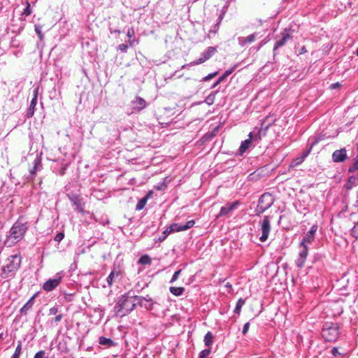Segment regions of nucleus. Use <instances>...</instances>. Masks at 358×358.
Returning <instances> with one entry per match:
<instances>
[{
    "label": "nucleus",
    "mask_w": 358,
    "mask_h": 358,
    "mask_svg": "<svg viewBox=\"0 0 358 358\" xmlns=\"http://www.w3.org/2000/svg\"><path fill=\"white\" fill-rule=\"evenodd\" d=\"M22 257L20 255H13L8 257L6 264L1 267L0 279L7 281L15 278L16 273L20 268Z\"/></svg>",
    "instance_id": "obj_4"
},
{
    "label": "nucleus",
    "mask_w": 358,
    "mask_h": 358,
    "mask_svg": "<svg viewBox=\"0 0 358 358\" xmlns=\"http://www.w3.org/2000/svg\"><path fill=\"white\" fill-rule=\"evenodd\" d=\"M275 199L268 192L264 193L259 199L258 204L255 210L256 215H260L273 204Z\"/></svg>",
    "instance_id": "obj_7"
},
{
    "label": "nucleus",
    "mask_w": 358,
    "mask_h": 358,
    "mask_svg": "<svg viewBox=\"0 0 358 358\" xmlns=\"http://www.w3.org/2000/svg\"><path fill=\"white\" fill-rule=\"evenodd\" d=\"M169 292L176 296H180L184 293L185 288L182 287H170Z\"/></svg>",
    "instance_id": "obj_24"
},
{
    "label": "nucleus",
    "mask_w": 358,
    "mask_h": 358,
    "mask_svg": "<svg viewBox=\"0 0 358 358\" xmlns=\"http://www.w3.org/2000/svg\"><path fill=\"white\" fill-rule=\"evenodd\" d=\"M201 62V58H199L197 59V61L193 62V63H190L189 64H185V65H182V69H184L185 68L186 66H189L190 65H192V64H199Z\"/></svg>",
    "instance_id": "obj_51"
},
{
    "label": "nucleus",
    "mask_w": 358,
    "mask_h": 358,
    "mask_svg": "<svg viewBox=\"0 0 358 358\" xmlns=\"http://www.w3.org/2000/svg\"><path fill=\"white\" fill-rule=\"evenodd\" d=\"M224 287L227 288V291L228 293H231L233 290L232 285L229 282L225 284Z\"/></svg>",
    "instance_id": "obj_50"
},
{
    "label": "nucleus",
    "mask_w": 358,
    "mask_h": 358,
    "mask_svg": "<svg viewBox=\"0 0 358 358\" xmlns=\"http://www.w3.org/2000/svg\"><path fill=\"white\" fill-rule=\"evenodd\" d=\"M354 206L358 210V190L356 192V199L354 203Z\"/></svg>",
    "instance_id": "obj_56"
},
{
    "label": "nucleus",
    "mask_w": 358,
    "mask_h": 358,
    "mask_svg": "<svg viewBox=\"0 0 358 358\" xmlns=\"http://www.w3.org/2000/svg\"><path fill=\"white\" fill-rule=\"evenodd\" d=\"M42 169L41 157L38 155L36 156L33 162V167L29 170L31 176H34L38 171Z\"/></svg>",
    "instance_id": "obj_19"
},
{
    "label": "nucleus",
    "mask_w": 358,
    "mask_h": 358,
    "mask_svg": "<svg viewBox=\"0 0 358 358\" xmlns=\"http://www.w3.org/2000/svg\"><path fill=\"white\" fill-rule=\"evenodd\" d=\"M147 201H148V196L141 199L138 201V203H137V204L136 206V210H141L143 209L144 207L145 206L146 203H147Z\"/></svg>",
    "instance_id": "obj_30"
},
{
    "label": "nucleus",
    "mask_w": 358,
    "mask_h": 358,
    "mask_svg": "<svg viewBox=\"0 0 358 358\" xmlns=\"http://www.w3.org/2000/svg\"><path fill=\"white\" fill-rule=\"evenodd\" d=\"M59 312V308L57 306H55L50 308L49 310V315H55L57 314Z\"/></svg>",
    "instance_id": "obj_44"
},
{
    "label": "nucleus",
    "mask_w": 358,
    "mask_h": 358,
    "mask_svg": "<svg viewBox=\"0 0 358 358\" xmlns=\"http://www.w3.org/2000/svg\"><path fill=\"white\" fill-rule=\"evenodd\" d=\"M339 86H340V83H336L331 84V89H336V87H338Z\"/></svg>",
    "instance_id": "obj_59"
},
{
    "label": "nucleus",
    "mask_w": 358,
    "mask_h": 358,
    "mask_svg": "<svg viewBox=\"0 0 358 358\" xmlns=\"http://www.w3.org/2000/svg\"><path fill=\"white\" fill-rule=\"evenodd\" d=\"M210 352V348L203 350V358H206V357H208Z\"/></svg>",
    "instance_id": "obj_52"
},
{
    "label": "nucleus",
    "mask_w": 358,
    "mask_h": 358,
    "mask_svg": "<svg viewBox=\"0 0 358 358\" xmlns=\"http://www.w3.org/2000/svg\"><path fill=\"white\" fill-rule=\"evenodd\" d=\"M266 43H267V41H266V39L262 40V41L260 42V43H259V47H258L257 50H259V49H260L263 45H264Z\"/></svg>",
    "instance_id": "obj_57"
},
{
    "label": "nucleus",
    "mask_w": 358,
    "mask_h": 358,
    "mask_svg": "<svg viewBox=\"0 0 358 358\" xmlns=\"http://www.w3.org/2000/svg\"><path fill=\"white\" fill-rule=\"evenodd\" d=\"M264 122H263L262 123L261 128L259 129L257 134L255 136L254 138H253L252 132H250V134H248V138L241 142V145L238 149V152L241 155H243L250 148L252 139L254 141H255L257 139L258 141H259V140H261L262 136L266 135V131H267L268 129L269 128L270 125L268 124V125L264 127Z\"/></svg>",
    "instance_id": "obj_6"
},
{
    "label": "nucleus",
    "mask_w": 358,
    "mask_h": 358,
    "mask_svg": "<svg viewBox=\"0 0 358 358\" xmlns=\"http://www.w3.org/2000/svg\"><path fill=\"white\" fill-rule=\"evenodd\" d=\"M307 52V49L306 46H302L299 50V55H303Z\"/></svg>",
    "instance_id": "obj_54"
},
{
    "label": "nucleus",
    "mask_w": 358,
    "mask_h": 358,
    "mask_svg": "<svg viewBox=\"0 0 358 358\" xmlns=\"http://www.w3.org/2000/svg\"><path fill=\"white\" fill-rule=\"evenodd\" d=\"M181 272H182V269H179V270L176 271L173 273V275L170 280V283H173L174 282H176L178 279Z\"/></svg>",
    "instance_id": "obj_40"
},
{
    "label": "nucleus",
    "mask_w": 358,
    "mask_h": 358,
    "mask_svg": "<svg viewBox=\"0 0 358 358\" xmlns=\"http://www.w3.org/2000/svg\"><path fill=\"white\" fill-rule=\"evenodd\" d=\"M332 161L336 163L344 162L348 159L345 148L336 150L332 153Z\"/></svg>",
    "instance_id": "obj_13"
},
{
    "label": "nucleus",
    "mask_w": 358,
    "mask_h": 358,
    "mask_svg": "<svg viewBox=\"0 0 358 358\" xmlns=\"http://www.w3.org/2000/svg\"><path fill=\"white\" fill-rule=\"evenodd\" d=\"M22 354V341H18L17 347L15 350L13 355L10 357V358H20Z\"/></svg>",
    "instance_id": "obj_29"
},
{
    "label": "nucleus",
    "mask_w": 358,
    "mask_h": 358,
    "mask_svg": "<svg viewBox=\"0 0 358 358\" xmlns=\"http://www.w3.org/2000/svg\"><path fill=\"white\" fill-rule=\"evenodd\" d=\"M357 181L358 179L355 176H350L345 184V188L347 189H351L353 187L357 185Z\"/></svg>",
    "instance_id": "obj_26"
},
{
    "label": "nucleus",
    "mask_w": 358,
    "mask_h": 358,
    "mask_svg": "<svg viewBox=\"0 0 358 358\" xmlns=\"http://www.w3.org/2000/svg\"><path fill=\"white\" fill-rule=\"evenodd\" d=\"M241 204L239 201H235L232 203H227L221 207L218 217L226 216L229 215L232 211L236 210Z\"/></svg>",
    "instance_id": "obj_12"
},
{
    "label": "nucleus",
    "mask_w": 358,
    "mask_h": 358,
    "mask_svg": "<svg viewBox=\"0 0 358 358\" xmlns=\"http://www.w3.org/2000/svg\"><path fill=\"white\" fill-rule=\"evenodd\" d=\"M195 222L194 220H189L187 221L185 224H180L178 223H173L170 226L167 227L166 228L170 231V233L173 232H179L182 231H185L188 229H190L192 227L194 224Z\"/></svg>",
    "instance_id": "obj_11"
},
{
    "label": "nucleus",
    "mask_w": 358,
    "mask_h": 358,
    "mask_svg": "<svg viewBox=\"0 0 358 358\" xmlns=\"http://www.w3.org/2000/svg\"><path fill=\"white\" fill-rule=\"evenodd\" d=\"M303 161H304V159L301 155L300 157H298L293 159V161L289 164V167L293 168L294 166H296L301 164Z\"/></svg>",
    "instance_id": "obj_33"
},
{
    "label": "nucleus",
    "mask_w": 358,
    "mask_h": 358,
    "mask_svg": "<svg viewBox=\"0 0 358 358\" xmlns=\"http://www.w3.org/2000/svg\"><path fill=\"white\" fill-rule=\"evenodd\" d=\"M170 234V231H169V229L166 227V229L163 231L162 234L159 236L157 238H155V242L161 243L164 241Z\"/></svg>",
    "instance_id": "obj_32"
},
{
    "label": "nucleus",
    "mask_w": 358,
    "mask_h": 358,
    "mask_svg": "<svg viewBox=\"0 0 358 358\" xmlns=\"http://www.w3.org/2000/svg\"><path fill=\"white\" fill-rule=\"evenodd\" d=\"M356 55H357V56H358V48L356 50Z\"/></svg>",
    "instance_id": "obj_62"
},
{
    "label": "nucleus",
    "mask_w": 358,
    "mask_h": 358,
    "mask_svg": "<svg viewBox=\"0 0 358 358\" xmlns=\"http://www.w3.org/2000/svg\"><path fill=\"white\" fill-rule=\"evenodd\" d=\"M340 336V325L337 323H325L322 329V336L327 342H335Z\"/></svg>",
    "instance_id": "obj_5"
},
{
    "label": "nucleus",
    "mask_w": 358,
    "mask_h": 358,
    "mask_svg": "<svg viewBox=\"0 0 358 358\" xmlns=\"http://www.w3.org/2000/svg\"><path fill=\"white\" fill-rule=\"evenodd\" d=\"M121 274V269L120 267H114L106 278V282L109 287H112L115 278L119 277Z\"/></svg>",
    "instance_id": "obj_16"
},
{
    "label": "nucleus",
    "mask_w": 358,
    "mask_h": 358,
    "mask_svg": "<svg viewBox=\"0 0 358 358\" xmlns=\"http://www.w3.org/2000/svg\"><path fill=\"white\" fill-rule=\"evenodd\" d=\"M239 64H235L233 66H231L230 69L226 70L224 73L220 76L214 83L210 87V88H215L216 86H217L221 82H222L224 80H225L229 75H231L238 66Z\"/></svg>",
    "instance_id": "obj_14"
},
{
    "label": "nucleus",
    "mask_w": 358,
    "mask_h": 358,
    "mask_svg": "<svg viewBox=\"0 0 358 358\" xmlns=\"http://www.w3.org/2000/svg\"><path fill=\"white\" fill-rule=\"evenodd\" d=\"M117 50L126 52L127 50V45L124 43L120 44L117 46Z\"/></svg>",
    "instance_id": "obj_47"
},
{
    "label": "nucleus",
    "mask_w": 358,
    "mask_h": 358,
    "mask_svg": "<svg viewBox=\"0 0 358 358\" xmlns=\"http://www.w3.org/2000/svg\"><path fill=\"white\" fill-rule=\"evenodd\" d=\"M218 74V71H215L213 73H209L208 75L206 76L203 78V81L207 82L210 79L214 78L215 76Z\"/></svg>",
    "instance_id": "obj_43"
},
{
    "label": "nucleus",
    "mask_w": 358,
    "mask_h": 358,
    "mask_svg": "<svg viewBox=\"0 0 358 358\" xmlns=\"http://www.w3.org/2000/svg\"><path fill=\"white\" fill-rule=\"evenodd\" d=\"M250 322H246V323L243 325V330H242V334H243V335H245V334L248 333V330H249V328H250Z\"/></svg>",
    "instance_id": "obj_46"
},
{
    "label": "nucleus",
    "mask_w": 358,
    "mask_h": 358,
    "mask_svg": "<svg viewBox=\"0 0 358 358\" xmlns=\"http://www.w3.org/2000/svg\"><path fill=\"white\" fill-rule=\"evenodd\" d=\"M324 258H325L324 255L317 252V253H315L313 256V262H322Z\"/></svg>",
    "instance_id": "obj_34"
},
{
    "label": "nucleus",
    "mask_w": 358,
    "mask_h": 358,
    "mask_svg": "<svg viewBox=\"0 0 358 358\" xmlns=\"http://www.w3.org/2000/svg\"><path fill=\"white\" fill-rule=\"evenodd\" d=\"M331 354L334 357H337L341 355V353L338 352V348L336 347H334L331 349Z\"/></svg>",
    "instance_id": "obj_49"
},
{
    "label": "nucleus",
    "mask_w": 358,
    "mask_h": 358,
    "mask_svg": "<svg viewBox=\"0 0 358 358\" xmlns=\"http://www.w3.org/2000/svg\"><path fill=\"white\" fill-rule=\"evenodd\" d=\"M317 230V225L313 224L303 237L299 243V248L301 250L299 252L297 259L295 260L296 266L299 268H302L305 266V262L308 255V245L311 244L314 241Z\"/></svg>",
    "instance_id": "obj_2"
},
{
    "label": "nucleus",
    "mask_w": 358,
    "mask_h": 358,
    "mask_svg": "<svg viewBox=\"0 0 358 358\" xmlns=\"http://www.w3.org/2000/svg\"><path fill=\"white\" fill-rule=\"evenodd\" d=\"M138 264L142 265H148L151 264V258L148 255H142L138 260Z\"/></svg>",
    "instance_id": "obj_28"
},
{
    "label": "nucleus",
    "mask_w": 358,
    "mask_h": 358,
    "mask_svg": "<svg viewBox=\"0 0 358 358\" xmlns=\"http://www.w3.org/2000/svg\"><path fill=\"white\" fill-rule=\"evenodd\" d=\"M357 147H358V145H357Z\"/></svg>",
    "instance_id": "obj_63"
},
{
    "label": "nucleus",
    "mask_w": 358,
    "mask_h": 358,
    "mask_svg": "<svg viewBox=\"0 0 358 358\" xmlns=\"http://www.w3.org/2000/svg\"><path fill=\"white\" fill-rule=\"evenodd\" d=\"M221 20H222V17L220 16L217 19V22L215 24H214L213 26L212 29H210V30L209 31V34L210 33L216 34L217 32V31L219 29V25H220Z\"/></svg>",
    "instance_id": "obj_36"
},
{
    "label": "nucleus",
    "mask_w": 358,
    "mask_h": 358,
    "mask_svg": "<svg viewBox=\"0 0 358 358\" xmlns=\"http://www.w3.org/2000/svg\"><path fill=\"white\" fill-rule=\"evenodd\" d=\"M259 224L262 233L259 241L261 242H265L268 239L271 230V217L265 215L263 220L259 221Z\"/></svg>",
    "instance_id": "obj_9"
},
{
    "label": "nucleus",
    "mask_w": 358,
    "mask_h": 358,
    "mask_svg": "<svg viewBox=\"0 0 358 358\" xmlns=\"http://www.w3.org/2000/svg\"><path fill=\"white\" fill-rule=\"evenodd\" d=\"M35 31L36 32L38 36L39 37V38L41 40H42L43 38V34L42 33V27L41 25H38V24H36L35 25Z\"/></svg>",
    "instance_id": "obj_39"
},
{
    "label": "nucleus",
    "mask_w": 358,
    "mask_h": 358,
    "mask_svg": "<svg viewBox=\"0 0 358 358\" xmlns=\"http://www.w3.org/2000/svg\"><path fill=\"white\" fill-rule=\"evenodd\" d=\"M215 94H210L209 96H208L206 99L204 100V101L208 104V105H211L214 102V99H215Z\"/></svg>",
    "instance_id": "obj_42"
},
{
    "label": "nucleus",
    "mask_w": 358,
    "mask_h": 358,
    "mask_svg": "<svg viewBox=\"0 0 358 358\" xmlns=\"http://www.w3.org/2000/svg\"><path fill=\"white\" fill-rule=\"evenodd\" d=\"M28 227V222L22 217H20L10 229L4 241V245L6 247H12L17 243L24 238Z\"/></svg>",
    "instance_id": "obj_3"
},
{
    "label": "nucleus",
    "mask_w": 358,
    "mask_h": 358,
    "mask_svg": "<svg viewBox=\"0 0 358 358\" xmlns=\"http://www.w3.org/2000/svg\"><path fill=\"white\" fill-rule=\"evenodd\" d=\"M36 297V294L32 296L27 303L20 308V312L22 315H27V311L31 308L34 303V299Z\"/></svg>",
    "instance_id": "obj_21"
},
{
    "label": "nucleus",
    "mask_w": 358,
    "mask_h": 358,
    "mask_svg": "<svg viewBox=\"0 0 358 358\" xmlns=\"http://www.w3.org/2000/svg\"><path fill=\"white\" fill-rule=\"evenodd\" d=\"M197 358H201V352L199 353Z\"/></svg>",
    "instance_id": "obj_60"
},
{
    "label": "nucleus",
    "mask_w": 358,
    "mask_h": 358,
    "mask_svg": "<svg viewBox=\"0 0 358 358\" xmlns=\"http://www.w3.org/2000/svg\"><path fill=\"white\" fill-rule=\"evenodd\" d=\"M36 104L37 100L35 99H32L27 111L26 115L28 118L31 117L34 115Z\"/></svg>",
    "instance_id": "obj_23"
},
{
    "label": "nucleus",
    "mask_w": 358,
    "mask_h": 358,
    "mask_svg": "<svg viewBox=\"0 0 358 358\" xmlns=\"http://www.w3.org/2000/svg\"><path fill=\"white\" fill-rule=\"evenodd\" d=\"M63 318V315L62 314H58L57 315H56V317L52 319V320L51 321V322H55V323H58L59 322H60L62 320V319Z\"/></svg>",
    "instance_id": "obj_48"
},
{
    "label": "nucleus",
    "mask_w": 358,
    "mask_h": 358,
    "mask_svg": "<svg viewBox=\"0 0 358 358\" xmlns=\"http://www.w3.org/2000/svg\"><path fill=\"white\" fill-rule=\"evenodd\" d=\"M324 139V137L323 136H318L317 137H315L313 141L310 143V146H309V148L307 149L306 150H305L301 156L302 157L305 159L308 155L310 153V152L312 151L313 150V148L320 141L323 140Z\"/></svg>",
    "instance_id": "obj_20"
},
{
    "label": "nucleus",
    "mask_w": 358,
    "mask_h": 358,
    "mask_svg": "<svg viewBox=\"0 0 358 358\" xmlns=\"http://www.w3.org/2000/svg\"><path fill=\"white\" fill-rule=\"evenodd\" d=\"M213 334L210 331L207 332L203 338L205 345L210 347L213 343Z\"/></svg>",
    "instance_id": "obj_27"
},
{
    "label": "nucleus",
    "mask_w": 358,
    "mask_h": 358,
    "mask_svg": "<svg viewBox=\"0 0 358 358\" xmlns=\"http://www.w3.org/2000/svg\"><path fill=\"white\" fill-rule=\"evenodd\" d=\"M63 277V272L57 273L53 278L48 279L43 283V289L48 292L54 290L61 283Z\"/></svg>",
    "instance_id": "obj_10"
},
{
    "label": "nucleus",
    "mask_w": 358,
    "mask_h": 358,
    "mask_svg": "<svg viewBox=\"0 0 358 358\" xmlns=\"http://www.w3.org/2000/svg\"><path fill=\"white\" fill-rule=\"evenodd\" d=\"M166 187V185L163 182L162 185L155 186V188L157 190H162Z\"/></svg>",
    "instance_id": "obj_55"
},
{
    "label": "nucleus",
    "mask_w": 358,
    "mask_h": 358,
    "mask_svg": "<svg viewBox=\"0 0 358 358\" xmlns=\"http://www.w3.org/2000/svg\"><path fill=\"white\" fill-rule=\"evenodd\" d=\"M64 238V232H59L55 236V241L59 243Z\"/></svg>",
    "instance_id": "obj_45"
},
{
    "label": "nucleus",
    "mask_w": 358,
    "mask_h": 358,
    "mask_svg": "<svg viewBox=\"0 0 358 358\" xmlns=\"http://www.w3.org/2000/svg\"><path fill=\"white\" fill-rule=\"evenodd\" d=\"M109 31H110V33L111 34H115V33H117V34H120V30H119V29H112V28H110V29H109Z\"/></svg>",
    "instance_id": "obj_58"
},
{
    "label": "nucleus",
    "mask_w": 358,
    "mask_h": 358,
    "mask_svg": "<svg viewBox=\"0 0 358 358\" xmlns=\"http://www.w3.org/2000/svg\"><path fill=\"white\" fill-rule=\"evenodd\" d=\"M1 339H3V334L2 333L0 334V340Z\"/></svg>",
    "instance_id": "obj_61"
},
{
    "label": "nucleus",
    "mask_w": 358,
    "mask_h": 358,
    "mask_svg": "<svg viewBox=\"0 0 358 358\" xmlns=\"http://www.w3.org/2000/svg\"><path fill=\"white\" fill-rule=\"evenodd\" d=\"M38 87H36L34 90V94H33V98L32 99H38Z\"/></svg>",
    "instance_id": "obj_53"
},
{
    "label": "nucleus",
    "mask_w": 358,
    "mask_h": 358,
    "mask_svg": "<svg viewBox=\"0 0 358 358\" xmlns=\"http://www.w3.org/2000/svg\"><path fill=\"white\" fill-rule=\"evenodd\" d=\"M245 303V299H244L243 298H240L236 302L235 308L234 310V313L235 314L240 315L241 308L244 306Z\"/></svg>",
    "instance_id": "obj_25"
},
{
    "label": "nucleus",
    "mask_w": 358,
    "mask_h": 358,
    "mask_svg": "<svg viewBox=\"0 0 358 358\" xmlns=\"http://www.w3.org/2000/svg\"><path fill=\"white\" fill-rule=\"evenodd\" d=\"M216 52V47H208L203 53V62L209 59Z\"/></svg>",
    "instance_id": "obj_22"
},
{
    "label": "nucleus",
    "mask_w": 358,
    "mask_h": 358,
    "mask_svg": "<svg viewBox=\"0 0 358 358\" xmlns=\"http://www.w3.org/2000/svg\"><path fill=\"white\" fill-rule=\"evenodd\" d=\"M145 301L151 302L152 299L150 298L147 299L143 296L134 295L131 292H128L117 299V303L113 308L115 315L120 317L127 315L134 310L138 305L143 306V301Z\"/></svg>",
    "instance_id": "obj_1"
},
{
    "label": "nucleus",
    "mask_w": 358,
    "mask_h": 358,
    "mask_svg": "<svg viewBox=\"0 0 358 358\" xmlns=\"http://www.w3.org/2000/svg\"><path fill=\"white\" fill-rule=\"evenodd\" d=\"M31 13V9L30 7V3L28 0H26V8L24 9L22 12V15L29 16Z\"/></svg>",
    "instance_id": "obj_37"
},
{
    "label": "nucleus",
    "mask_w": 358,
    "mask_h": 358,
    "mask_svg": "<svg viewBox=\"0 0 358 358\" xmlns=\"http://www.w3.org/2000/svg\"><path fill=\"white\" fill-rule=\"evenodd\" d=\"M293 33L294 30L291 27L285 28L280 32L279 36L280 38L275 41L273 48V59H275V56L278 54V50L284 46L289 40L293 38Z\"/></svg>",
    "instance_id": "obj_8"
},
{
    "label": "nucleus",
    "mask_w": 358,
    "mask_h": 358,
    "mask_svg": "<svg viewBox=\"0 0 358 358\" xmlns=\"http://www.w3.org/2000/svg\"><path fill=\"white\" fill-rule=\"evenodd\" d=\"M217 127L215 128L214 129V131L213 132L209 134V133H206L204 135H203V141H208L210 140L214 135H215V132H216L217 131Z\"/></svg>",
    "instance_id": "obj_41"
},
{
    "label": "nucleus",
    "mask_w": 358,
    "mask_h": 358,
    "mask_svg": "<svg viewBox=\"0 0 358 358\" xmlns=\"http://www.w3.org/2000/svg\"><path fill=\"white\" fill-rule=\"evenodd\" d=\"M69 200L72 202L73 205L75 206V210L82 214H85V210L83 209V203L81 198L78 195H72L68 196Z\"/></svg>",
    "instance_id": "obj_15"
},
{
    "label": "nucleus",
    "mask_w": 358,
    "mask_h": 358,
    "mask_svg": "<svg viewBox=\"0 0 358 358\" xmlns=\"http://www.w3.org/2000/svg\"><path fill=\"white\" fill-rule=\"evenodd\" d=\"M350 234L355 238L358 239V221L355 222L353 227L350 230Z\"/></svg>",
    "instance_id": "obj_35"
},
{
    "label": "nucleus",
    "mask_w": 358,
    "mask_h": 358,
    "mask_svg": "<svg viewBox=\"0 0 358 358\" xmlns=\"http://www.w3.org/2000/svg\"><path fill=\"white\" fill-rule=\"evenodd\" d=\"M135 35V31H134V28L131 27V28H129L127 31V37L129 38V43L131 45H132V41H131V38H133Z\"/></svg>",
    "instance_id": "obj_38"
},
{
    "label": "nucleus",
    "mask_w": 358,
    "mask_h": 358,
    "mask_svg": "<svg viewBox=\"0 0 358 358\" xmlns=\"http://www.w3.org/2000/svg\"><path fill=\"white\" fill-rule=\"evenodd\" d=\"M133 108L136 110H141L147 106L146 101L140 96H136L131 102Z\"/></svg>",
    "instance_id": "obj_18"
},
{
    "label": "nucleus",
    "mask_w": 358,
    "mask_h": 358,
    "mask_svg": "<svg viewBox=\"0 0 358 358\" xmlns=\"http://www.w3.org/2000/svg\"><path fill=\"white\" fill-rule=\"evenodd\" d=\"M99 343L100 345H107L111 346V345H114V342L112 339L106 338L104 336H101L99 338Z\"/></svg>",
    "instance_id": "obj_31"
},
{
    "label": "nucleus",
    "mask_w": 358,
    "mask_h": 358,
    "mask_svg": "<svg viewBox=\"0 0 358 358\" xmlns=\"http://www.w3.org/2000/svg\"><path fill=\"white\" fill-rule=\"evenodd\" d=\"M257 33H253L248 36H240L238 38V44L242 46V47H244L245 45H246L248 43H252L257 36Z\"/></svg>",
    "instance_id": "obj_17"
}]
</instances>
